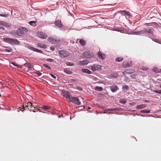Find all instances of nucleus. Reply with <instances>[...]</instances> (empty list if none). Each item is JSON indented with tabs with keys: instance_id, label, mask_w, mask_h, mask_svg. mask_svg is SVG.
Wrapping results in <instances>:
<instances>
[{
	"instance_id": "nucleus-1",
	"label": "nucleus",
	"mask_w": 161,
	"mask_h": 161,
	"mask_svg": "<svg viewBox=\"0 0 161 161\" xmlns=\"http://www.w3.org/2000/svg\"><path fill=\"white\" fill-rule=\"evenodd\" d=\"M4 39L5 42L12 45L17 44L18 43V41L16 39L7 38H4Z\"/></svg>"
},
{
	"instance_id": "nucleus-2",
	"label": "nucleus",
	"mask_w": 161,
	"mask_h": 161,
	"mask_svg": "<svg viewBox=\"0 0 161 161\" xmlns=\"http://www.w3.org/2000/svg\"><path fill=\"white\" fill-rule=\"evenodd\" d=\"M60 57L62 58H65L69 56V52L65 50H62L58 51Z\"/></svg>"
},
{
	"instance_id": "nucleus-3",
	"label": "nucleus",
	"mask_w": 161,
	"mask_h": 161,
	"mask_svg": "<svg viewBox=\"0 0 161 161\" xmlns=\"http://www.w3.org/2000/svg\"><path fill=\"white\" fill-rule=\"evenodd\" d=\"M101 66L98 64H94L90 66L89 69L93 71L101 70Z\"/></svg>"
},
{
	"instance_id": "nucleus-4",
	"label": "nucleus",
	"mask_w": 161,
	"mask_h": 161,
	"mask_svg": "<svg viewBox=\"0 0 161 161\" xmlns=\"http://www.w3.org/2000/svg\"><path fill=\"white\" fill-rule=\"evenodd\" d=\"M69 102L73 103L77 105H79L80 104V102L79 101V99L78 97H71Z\"/></svg>"
},
{
	"instance_id": "nucleus-5",
	"label": "nucleus",
	"mask_w": 161,
	"mask_h": 161,
	"mask_svg": "<svg viewBox=\"0 0 161 161\" xmlns=\"http://www.w3.org/2000/svg\"><path fill=\"white\" fill-rule=\"evenodd\" d=\"M27 31V30L26 28L22 27L17 29V33H18L19 36H20L26 33Z\"/></svg>"
},
{
	"instance_id": "nucleus-6",
	"label": "nucleus",
	"mask_w": 161,
	"mask_h": 161,
	"mask_svg": "<svg viewBox=\"0 0 161 161\" xmlns=\"http://www.w3.org/2000/svg\"><path fill=\"white\" fill-rule=\"evenodd\" d=\"M83 56L86 58H90L93 57L94 54L89 51L85 52L83 54Z\"/></svg>"
},
{
	"instance_id": "nucleus-7",
	"label": "nucleus",
	"mask_w": 161,
	"mask_h": 161,
	"mask_svg": "<svg viewBox=\"0 0 161 161\" xmlns=\"http://www.w3.org/2000/svg\"><path fill=\"white\" fill-rule=\"evenodd\" d=\"M132 32L135 34L139 35L140 36H146V30H142L141 31H135Z\"/></svg>"
},
{
	"instance_id": "nucleus-8",
	"label": "nucleus",
	"mask_w": 161,
	"mask_h": 161,
	"mask_svg": "<svg viewBox=\"0 0 161 161\" xmlns=\"http://www.w3.org/2000/svg\"><path fill=\"white\" fill-rule=\"evenodd\" d=\"M132 65L131 61L130 60L128 62L124 61L122 64V66L124 68H127L131 66Z\"/></svg>"
},
{
	"instance_id": "nucleus-9",
	"label": "nucleus",
	"mask_w": 161,
	"mask_h": 161,
	"mask_svg": "<svg viewBox=\"0 0 161 161\" xmlns=\"http://www.w3.org/2000/svg\"><path fill=\"white\" fill-rule=\"evenodd\" d=\"M26 47L27 48L32 50L34 51V52H36L37 53H42L43 52L41 50H40L37 48H36L33 47H32L29 46H26Z\"/></svg>"
},
{
	"instance_id": "nucleus-10",
	"label": "nucleus",
	"mask_w": 161,
	"mask_h": 161,
	"mask_svg": "<svg viewBox=\"0 0 161 161\" xmlns=\"http://www.w3.org/2000/svg\"><path fill=\"white\" fill-rule=\"evenodd\" d=\"M63 94L64 96L65 97L67 100L69 101L71 97L70 92L67 91H64L63 92Z\"/></svg>"
},
{
	"instance_id": "nucleus-11",
	"label": "nucleus",
	"mask_w": 161,
	"mask_h": 161,
	"mask_svg": "<svg viewBox=\"0 0 161 161\" xmlns=\"http://www.w3.org/2000/svg\"><path fill=\"white\" fill-rule=\"evenodd\" d=\"M37 35L38 37L42 39H45L47 37V36L46 34L41 31L37 32Z\"/></svg>"
},
{
	"instance_id": "nucleus-12",
	"label": "nucleus",
	"mask_w": 161,
	"mask_h": 161,
	"mask_svg": "<svg viewBox=\"0 0 161 161\" xmlns=\"http://www.w3.org/2000/svg\"><path fill=\"white\" fill-rule=\"evenodd\" d=\"M145 30L146 35L147 34H149L150 35H152L153 34V32L154 31L153 28H151L150 27H148Z\"/></svg>"
},
{
	"instance_id": "nucleus-13",
	"label": "nucleus",
	"mask_w": 161,
	"mask_h": 161,
	"mask_svg": "<svg viewBox=\"0 0 161 161\" xmlns=\"http://www.w3.org/2000/svg\"><path fill=\"white\" fill-rule=\"evenodd\" d=\"M89 62V60L87 59H85L83 60L78 62V64L80 66L85 65L88 64Z\"/></svg>"
},
{
	"instance_id": "nucleus-14",
	"label": "nucleus",
	"mask_w": 161,
	"mask_h": 161,
	"mask_svg": "<svg viewBox=\"0 0 161 161\" xmlns=\"http://www.w3.org/2000/svg\"><path fill=\"white\" fill-rule=\"evenodd\" d=\"M47 41L51 42H58L59 41V40L57 38H53V37H49L47 39Z\"/></svg>"
},
{
	"instance_id": "nucleus-15",
	"label": "nucleus",
	"mask_w": 161,
	"mask_h": 161,
	"mask_svg": "<svg viewBox=\"0 0 161 161\" xmlns=\"http://www.w3.org/2000/svg\"><path fill=\"white\" fill-rule=\"evenodd\" d=\"M54 24L58 28H61L63 26V25L60 20H56L54 23Z\"/></svg>"
},
{
	"instance_id": "nucleus-16",
	"label": "nucleus",
	"mask_w": 161,
	"mask_h": 161,
	"mask_svg": "<svg viewBox=\"0 0 161 161\" xmlns=\"http://www.w3.org/2000/svg\"><path fill=\"white\" fill-rule=\"evenodd\" d=\"M119 13L122 15H125L127 16H130V13L129 12H127L125 10H121L119 11Z\"/></svg>"
},
{
	"instance_id": "nucleus-17",
	"label": "nucleus",
	"mask_w": 161,
	"mask_h": 161,
	"mask_svg": "<svg viewBox=\"0 0 161 161\" xmlns=\"http://www.w3.org/2000/svg\"><path fill=\"white\" fill-rule=\"evenodd\" d=\"M110 89L111 91L113 92H115L119 89L118 87L117 86L115 85H113L111 86L110 87Z\"/></svg>"
},
{
	"instance_id": "nucleus-18",
	"label": "nucleus",
	"mask_w": 161,
	"mask_h": 161,
	"mask_svg": "<svg viewBox=\"0 0 161 161\" xmlns=\"http://www.w3.org/2000/svg\"><path fill=\"white\" fill-rule=\"evenodd\" d=\"M97 55L99 58L100 59H104L105 58V55L100 51L98 52Z\"/></svg>"
},
{
	"instance_id": "nucleus-19",
	"label": "nucleus",
	"mask_w": 161,
	"mask_h": 161,
	"mask_svg": "<svg viewBox=\"0 0 161 161\" xmlns=\"http://www.w3.org/2000/svg\"><path fill=\"white\" fill-rule=\"evenodd\" d=\"M0 25L6 27H8L10 26V25L8 23L3 21H0Z\"/></svg>"
},
{
	"instance_id": "nucleus-20",
	"label": "nucleus",
	"mask_w": 161,
	"mask_h": 161,
	"mask_svg": "<svg viewBox=\"0 0 161 161\" xmlns=\"http://www.w3.org/2000/svg\"><path fill=\"white\" fill-rule=\"evenodd\" d=\"M147 106L146 104H142L139 105H137L136 107V109H140L145 108Z\"/></svg>"
},
{
	"instance_id": "nucleus-21",
	"label": "nucleus",
	"mask_w": 161,
	"mask_h": 161,
	"mask_svg": "<svg viewBox=\"0 0 161 161\" xmlns=\"http://www.w3.org/2000/svg\"><path fill=\"white\" fill-rule=\"evenodd\" d=\"M82 71L84 73H86L87 74H91L92 72L91 71L89 70L86 69H82Z\"/></svg>"
},
{
	"instance_id": "nucleus-22",
	"label": "nucleus",
	"mask_w": 161,
	"mask_h": 161,
	"mask_svg": "<svg viewBox=\"0 0 161 161\" xmlns=\"http://www.w3.org/2000/svg\"><path fill=\"white\" fill-rule=\"evenodd\" d=\"M37 46L41 48H46L47 47V46L45 44H42L40 43H38L37 44Z\"/></svg>"
},
{
	"instance_id": "nucleus-23",
	"label": "nucleus",
	"mask_w": 161,
	"mask_h": 161,
	"mask_svg": "<svg viewBox=\"0 0 161 161\" xmlns=\"http://www.w3.org/2000/svg\"><path fill=\"white\" fill-rule=\"evenodd\" d=\"M24 66H25L29 69H31L32 68L31 66L32 64L31 63H26L24 64Z\"/></svg>"
},
{
	"instance_id": "nucleus-24",
	"label": "nucleus",
	"mask_w": 161,
	"mask_h": 161,
	"mask_svg": "<svg viewBox=\"0 0 161 161\" xmlns=\"http://www.w3.org/2000/svg\"><path fill=\"white\" fill-rule=\"evenodd\" d=\"M94 89L98 91H102L103 90V88L102 87L96 86L95 87Z\"/></svg>"
},
{
	"instance_id": "nucleus-25",
	"label": "nucleus",
	"mask_w": 161,
	"mask_h": 161,
	"mask_svg": "<svg viewBox=\"0 0 161 161\" xmlns=\"http://www.w3.org/2000/svg\"><path fill=\"white\" fill-rule=\"evenodd\" d=\"M107 110L109 111H118L120 110V108H114L109 109Z\"/></svg>"
},
{
	"instance_id": "nucleus-26",
	"label": "nucleus",
	"mask_w": 161,
	"mask_h": 161,
	"mask_svg": "<svg viewBox=\"0 0 161 161\" xmlns=\"http://www.w3.org/2000/svg\"><path fill=\"white\" fill-rule=\"evenodd\" d=\"M64 71L65 73L67 74H70L72 73V72L71 71L67 69H64Z\"/></svg>"
},
{
	"instance_id": "nucleus-27",
	"label": "nucleus",
	"mask_w": 161,
	"mask_h": 161,
	"mask_svg": "<svg viewBox=\"0 0 161 161\" xmlns=\"http://www.w3.org/2000/svg\"><path fill=\"white\" fill-rule=\"evenodd\" d=\"M79 42L82 46H84L86 45L85 41L83 39H80Z\"/></svg>"
},
{
	"instance_id": "nucleus-28",
	"label": "nucleus",
	"mask_w": 161,
	"mask_h": 161,
	"mask_svg": "<svg viewBox=\"0 0 161 161\" xmlns=\"http://www.w3.org/2000/svg\"><path fill=\"white\" fill-rule=\"evenodd\" d=\"M36 21H31L29 22V24L32 26H36Z\"/></svg>"
},
{
	"instance_id": "nucleus-29",
	"label": "nucleus",
	"mask_w": 161,
	"mask_h": 161,
	"mask_svg": "<svg viewBox=\"0 0 161 161\" xmlns=\"http://www.w3.org/2000/svg\"><path fill=\"white\" fill-rule=\"evenodd\" d=\"M119 76L117 74H111L110 76L113 78H117Z\"/></svg>"
},
{
	"instance_id": "nucleus-30",
	"label": "nucleus",
	"mask_w": 161,
	"mask_h": 161,
	"mask_svg": "<svg viewBox=\"0 0 161 161\" xmlns=\"http://www.w3.org/2000/svg\"><path fill=\"white\" fill-rule=\"evenodd\" d=\"M11 34L15 36H19L18 34V33H17V31H12L11 32Z\"/></svg>"
},
{
	"instance_id": "nucleus-31",
	"label": "nucleus",
	"mask_w": 161,
	"mask_h": 161,
	"mask_svg": "<svg viewBox=\"0 0 161 161\" xmlns=\"http://www.w3.org/2000/svg\"><path fill=\"white\" fill-rule=\"evenodd\" d=\"M123 59V58L122 57L117 58L115 59V61L117 62H120Z\"/></svg>"
},
{
	"instance_id": "nucleus-32",
	"label": "nucleus",
	"mask_w": 161,
	"mask_h": 161,
	"mask_svg": "<svg viewBox=\"0 0 161 161\" xmlns=\"http://www.w3.org/2000/svg\"><path fill=\"white\" fill-rule=\"evenodd\" d=\"M141 113H150V111L149 110H148L147 109H145L144 110H142L140 111Z\"/></svg>"
},
{
	"instance_id": "nucleus-33",
	"label": "nucleus",
	"mask_w": 161,
	"mask_h": 161,
	"mask_svg": "<svg viewBox=\"0 0 161 161\" xmlns=\"http://www.w3.org/2000/svg\"><path fill=\"white\" fill-rule=\"evenodd\" d=\"M41 108L44 109H51V108L50 107L48 106L45 105H43L41 107Z\"/></svg>"
},
{
	"instance_id": "nucleus-34",
	"label": "nucleus",
	"mask_w": 161,
	"mask_h": 161,
	"mask_svg": "<svg viewBox=\"0 0 161 161\" xmlns=\"http://www.w3.org/2000/svg\"><path fill=\"white\" fill-rule=\"evenodd\" d=\"M131 73V72H130V70L127 69L123 72V74L125 75V74H129Z\"/></svg>"
},
{
	"instance_id": "nucleus-35",
	"label": "nucleus",
	"mask_w": 161,
	"mask_h": 161,
	"mask_svg": "<svg viewBox=\"0 0 161 161\" xmlns=\"http://www.w3.org/2000/svg\"><path fill=\"white\" fill-rule=\"evenodd\" d=\"M11 64H13L14 66H15L16 67H18L19 68H21L20 65H19L18 64H17V63H15L12 62L11 63Z\"/></svg>"
},
{
	"instance_id": "nucleus-36",
	"label": "nucleus",
	"mask_w": 161,
	"mask_h": 161,
	"mask_svg": "<svg viewBox=\"0 0 161 161\" xmlns=\"http://www.w3.org/2000/svg\"><path fill=\"white\" fill-rule=\"evenodd\" d=\"M66 64L67 65L69 66H73L74 65V63H71L69 62H67L66 63Z\"/></svg>"
},
{
	"instance_id": "nucleus-37",
	"label": "nucleus",
	"mask_w": 161,
	"mask_h": 161,
	"mask_svg": "<svg viewBox=\"0 0 161 161\" xmlns=\"http://www.w3.org/2000/svg\"><path fill=\"white\" fill-rule=\"evenodd\" d=\"M122 88L125 90H128L129 89V88L128 86L127 85H124L122 87Z\"/></svg>"
},
{
	"instance_id": "nucleus-38",
	"label": "nucleus",
	"mask_w": 161,
	"mask_h": 161,
	"mask_svg": "<svg viewBox=\"0 0 161 161\" xmlns=\"http://www.w3.org/2000/svg\"><path fill=\"white\" fill-rule=\"evenodd\" d=\"M154 23V22H152L151 23H146L144 24V25H146L147 26H151Z\"/></svg>"
},
{
	"instance_id": "nucleus-39",
	"label": "nucleus",
	"mask_w": 161,
	"mask_h": 161,
	"mask_svg": "<svg viewBox=\"0 0 161 161\" xmlns=\"http://www.w3.org/2000/svg\"><path fill=\"white\" fill-rule=\"evenodd\" d=\"M29 106H28V104L27 105L25 106H24L22 108H19L20 110H21L22 111H23V110H21L22 109H23L24 110L25 109V108H28V109H29Z\"/></svg>"
},
{
	"instance_id": "nucleus-40",
	"label": "nucleus",
	"mask_w": 161,
	"mask_h": 161,
	"mask_svg": "<svg viewBox=\"0 0 161 161\" xmlns=\"http://www.w3.org/2000/svg\"><path fill=\"white\" fill-rule=\"evenodd\" d=\"M153 71L156 73H158L159 72V70L158 69L156 68H154L153 69Z\"/></svg>"
},
{
	"instance_id": "nucleus-41",
	"label": "nucleus",
	"mask_w": 161,
	"mask_h": 161,
	"mask_svg": "<svg viewBox=\"0 0 161 161\" xmlns=\"http://www.w3.org/2000/svg\"><path fill=\"white\" fill-rule=\"evenodd\" d=\"M43 65L44 67L47 68L49 69H51V68L47 64H44Z\"/></svg>"
},
{
	"instance_id": "nucleus-42",
	"label": "nucleus",
	"mask_w": 161,
	"mask_h": 161,
	"mask_svg": "<svg viewBox=\"0 0 161 161\" xmlns=\"http://www.w3.org/2000/svg\"><path fill=\"white\" fill-rule=\"evenodd\" d=\"M27 104H28V106H29V108H31L32 107H33L32 104L31 102H28L27 103Z\"/></svg>"
},
{
	"instance_id": "nucleus-43",
	"label": "nucleus",
	"mask_w": 161,
	"mask_h": 161,
	"mask_svg": "<svg viewBox=\"0 0 161 161\" xmlns=\"http://www.w3.org/2000/svg\"><path fill=\"white\" fill-rule=\"evenodd\" d=\"M53 59L51 58H47L46 59V61L50 63L53 62Z\"/></svg>"
},
{
	"instance_id": "nucleus-44",
	"label": "nucleus",
	"mask_w": 161,
	"mask_h": 161,
	"mask_svg": "<svg viewBox=\"0 0 161 161\" xmlns=\"http://www.w3.org/2000/svg\"><path fill=\"white\" fill-rule=\"evenodd\" d=\"M34 73L36 74L38 76H40L42 75V74L39 71H37L36 72H35Z\"/></svg>"
},
{
	"instance_id": "nucleus-45",
	"label": "nucleus",
	"mask_w": 161,
	"mask_h": 161,
	"mask_svg": "<svg viewBox=\"0 0 161 161\" xmlns=\"http://www.w3.org/2000/svg\"><path fill=\"white\" fill-rule=\"evenodd\" d=\"M33 108L35 109L38 110L40 112H41L43 113H45V112H42V111H41L40 109H38V108L36 107H36H35L34 106H33Z\"/></svg>"
},
{
	"instance_id": "nucleus-46",
	"label": "nucleus",
	"mask_w": 161,
	"mask_h": 161,
	"mask_svg": "<svg viewBox=\"0 0 161 161\" xmlns=\"http://www.w3.org/2000/svg\"><path fill=\"white\" fill-rule=\"evenodd\" d=\"M120 103L123 104H125L126 103V101L125 100H121L120 101Z\"/></svg>"
},
{
	"instance_id": "nucleus-47",
	"label": "nucleus",
	"mask_w": 161,
	"mask_h": 161,
	"mask_svg": "<svg viewBox=\"0 0 161 161\" xmlns=\"http://www.w3.org/2000/svg\"><path fill=\"white\" fill-rule=\"evenodd\" d=\"M154 92L155 93L161 94V90H155Z\"/></svg>"
},
{
	"instance_id": "nucleus-48",
	"label": "nucleus",
	"mask_w": 161,
	"mask_h": 161,
	"mask_svg": "<svg viewBox=\"0 0 161 161\" xmlns=\"http://www.w3.org/2000/svg\"><path fill=\"white\" fill-rule=\"evenodd\" d=\"M71 81L78 82L79 81V80L78 79H71Z\"/></svg>"
},
{
	"instance_id": "nucleus-49",
	"label": "nucleus",
	"mask_w": 161,
	"mask_h": 161,
	"mask_svg": "<svg viewBox=\"0 0 161 161\" xmlns=\"http://www.w3.org/2000/svg\"><path fill=\"white\" fill-rule=\"evenodd\" d=\"M76 89L79 91H81L82 90V89L81 87L79 86H76Z\"/></svg>"
},
{
	"instance_id": "nucleus-50",
	"label": "nucleus",
	"mask_w": 161,
	"mask_h": 161,
	"mask_svg": "<svg viewBox=\"0 0 161 161\" xmlns=\"http://www.w3.org/2000/svg\"><path fill=\"white\" fill-rule=\"evenodd\" d=\"M49 74L50 75V76L54 79H56L57 78L53 74Z\"/></svg>"
},
{
	"instance_id": "nucleus-51",
	"label": "nucleus",
	"mask_w": 161,
	"mask_h": 161,
	"mask_svg": "<svg viewBox=\"0 0 161 161\" xmlns=\"http://www.w3.org/2000/svg\"><path fill=\"white\" fill-rule=\"evenodd\" d=\"M121 29L120 28H119L118 29H116L115 28H114V31H121Z\"/></svg>"
},
{
	"instance_id": "nucleus-52",
	"label": "nucleus",
	"mask_w": 161,
	"mask_h": 161,
	"mask_svg": "<svg viewBox=\"0 0 161 161\" xmlns=\"http://www.w3.org/2000/svg\"><path fill=\"white\" fill-rule=\"evenodd\" d=\"M50 49L52 51H54L55 50V48L53 47H50Z\"/></svg>"
},
{
	"instance_id": "nucleus-53",
	"label": "nucleus",
	"mask_w": 161,
	"mask_h": 161,
	"mask_svg": "<svg viewBox=\"0 0 161 161\" xmlns=\"http://www.w3.org/2000/svg\"><path fill=\"white\" fill-rule=\"evenodd\" d=\"M153 40L156 42L159 43V40L156 38L153 39Z\"/></svg>"
},
{
	"instance_id": "nucleus-54",
	"label": "nucleus",
	"mask_w": 161,
	"mask_h": 161,
	"mask_svg": "<svg viewBox=\"0 0 161 161\" xmlns=\"http://www.w3.org/2000/svg\"><path fill=\"white\" fill-rule=\"evenodd\" d=\"M11 49L10 48H9L8 49H6L5 50V51L6 52H10L11 51Z\"/></svg>"
},
{
	"instance_id": "nucleus-55",
	"label": "nucleus",
	"mask_w": 161,
	"mask_h": 161,
	"mask_svg": "<svg viewBox=\"0 0 161 161\" xmlns=\"http://www.w3.org/2000/svg\"><path fill=\"white\" fill-rule=\"evenodd\" d=\"M0 16L6 17H7V15L5 14H0Z\"/></svg>"
},
{
	"instance_id": "nucleus-56",
	"label": "nucleus",
	"mask_w": 161,
	"mask_h": 161,
	"mask_svg": "<svg viewBox=\"0 0 161 161\" xmlns=\"http://www.w3.org/2000/svg\"><path fill=\"white\" fill-rule=\"evenodd\" d=\"M0 29L2 31H4L5 30L4 28L2 26H0Z\"/></svg>"
},
{
	"instance_id": "nucleus-57",
	"label": "nucleus",
	"mask_w": 161,
	"mask_h": 161,
	"mask_svg": "<svg viewBox=\"0 0 161 161\" xmlns=\"http://www.w3.org/2000/svg\"><path fill=\"white\" fill-rule=\"evenodd\" d=\"M103 81H99V82H98V83H102V84H103Z\"/></svg>"
},
{
	"instance_id": "nucleus-58",
	"label": "nucleus",
	"mask_w": 161,
	"mask_h": 161,
	"mask_svg": "<svg viewBox=\"0 0 161 161\" xmlns=\"http://www.w3.org/2000/svg\"><path fill=\"white\" fill-rule=\"evenodd\" d=\"M142 69L143 70H147V68H145V69H144L143 68Z\"/></svg>"
},
{
	"instance_id": "nucleus-59",
	"label": "nucleus",
	"mask_w": 161,
	"mask_h": 161,
	"mask_svg": "<svg viewBox=\"0 0 161 161\" xmlns=\"http://www.w3.org/2000/svg\"><path fill=\"white\" fill-rule=\"evenodd\" d=\"M73 84H70V86L71 87L73 86Z\"/></svg>"
},
{
	"instance_id": "nucleus-60",
	"label": "nucleus",
	"mask_w": 161,
	"mask_h": 161,
	"mask_svg": "<svg viewBox=\"0 0 161 161\" xmlns=\"http://www.w3.org/2000/svg\"><path fill=\"white\" fill-rule=\"evenodd\" d=\"M95 80H98V79L97 78H95Z\"/></svg>"
},
{
	"instance_id": "nucleus-61",
	"label": "nucleus",
	"mask_w": 161,
	"mask_h": 161,
	"mask_svg": "<svg viewBox=\"0 0 161 161\" xmlns=\"http://www.w3.org/2000/svg\"><path fill=\"white\" fill-rule=\"evenodd\" d=\"M145 101L146 102H147L148 101L147 100H145Z\"/></svg>"
},
{
	"instance_id": "nucleus-62",
	"label": "nucleus",
	"mask_w": 161,
	"mask_h": 161,
	"mask_svg": "<svg viewBox=\"0 0 161 161\" xmlns=\"http://www.w3.org/2000/svg\"><path fill=\"white\" fill-rule=\"evenodd\" d=\"M32 111L33 112H36V111Z\"/></svg>"
},
{
	"instance_id": "nucleus-63",
	"label": "nucleus",
	"mask_w": 161,
	"mask_h": 161,
	"mask_svg": "<svg viewBox=\"0 0 161 161\" xmlns=\"http://www.w3.org/2000/svg\"><path fill=\"white\" fill-rule=\"evenodd\" d=\"M160 87L161 88V85L160 86Z\"/></svg>"
}]
</instances>
